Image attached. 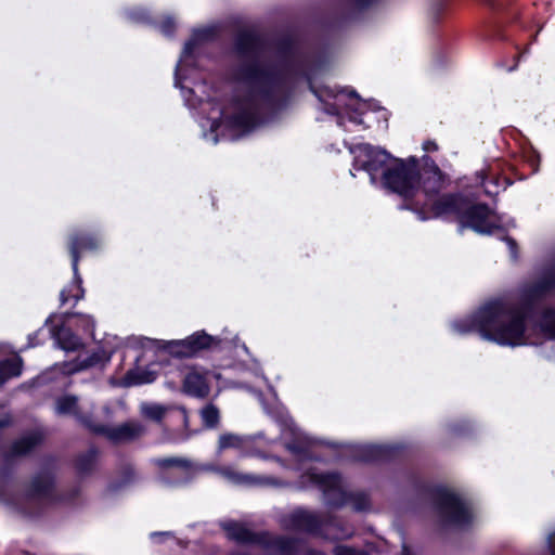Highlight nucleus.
Wrapping results in <instances>:
<instances>
[{
  "mask_svg": "<svg viewBox=\"0 0 555 555\" xmlns=\"http://www.w3.org/2000/svg\"><path fill=\"white\" fill-rule=\"evenodd\" d=\"M216 35V27L195 29L184 44L175 73L176 87L181 89L185 104L191 109H199L203 115L199 121L203 138L212 144L220 139H238L264 122L271 113L286 104L294 79L307 76V59L292 37L269 43L253 31H241L234 41L235 53L242 60L233 70L236 89L230 105L221 107L215 98L198 95L199 92L205 93V83H198L195 88L180 85V73L196 47L212 40Z\"/></svg>",
  "mask_w": 555,
  "mask_h": 555,
  "instance_id": "obj_1",
  "label": "nucleus"
},
{
  "mask_svg": "<svg viewBox=\"0 0 555 555\" xmlns=\"http://www.w3.org/2000/svg\"><path fill=\"white\" fill-rule=\"evenodd\" d=\"M348 149L353 155L352 176L353 170H364L372 184L379 181L383 188L401 197L415 193V158L404 162L370 144L349 145Z\"/></svg>",
  "mask_w": 555,
  "mask_h": 555,
  "instance_id": "obj_2",
  "label": "nucleus"
},
{
  "mask_svg": "<svg viewBox=\"0 0 555 555\" xmlns=\"http://www.w3.org/2000/svg\"><path fill=\"white\" fill-rule=\"evenodd\" d=\"M154 463L162 469L158 480L166 487L184 486L203 472L216 473L224 480L235 486H270L275 488L291 486L288 481L271 476L243 473L231 465L218 466L215 464H198L179 456L158 457L154 460Z\"/></svg>",
  "mask_w": 555,
  "mask_h": 555,
  "instance_id": "obj_3",
  "label": "nucleus"
},
{
  "mask_svg": "<svg viewBox=\"0 0 555 555\" xmlns=\"http://www.w3.org/2000/svg\"><path fill=\"white\" fill-rule=\"evenodd\" d=\"M434 217L455 216L462 227L470 228L480 234H491L502 227L498 214L483 204H474L462 194H448L435 198L425 206Z\"/></svg>",
  "mask_w": 555,
  "mask_h": 555,
  "instance_id": "obj_4",
  "label": "nucleus"
},
{
  "mask_svg": "<svg viewBox=\"0 0 555 555\" xmlns=\"http://www.w3.org/2000/svg\"><path fill=\"white\" fill-rule=\"evenodd\" d=\"M302 486H315L322 493L324 503L330 507L339 508L348 503L357 512H365L371 507L370 499L365 492H347L343 478L337 473H320L314 467H309L301 475Z\"/></svg>",
  "mask_w": 555,
  "mask_h": 555,
  "instance_id": "obj_5",
  "label": "nucleus"
},
{
  "mask_svg": "<svg viewBox=\"0 0 555 555\" xmlns=\"http://www.w3.org/2000/svg\"><path fill=\"white\" fill-rule=\"evenodd\" d=\"M310 90L318 98L323 112L337 116L338 126L345 127L346 117L351 124L364 125L362 116L366 113L369 104L362 101L354 90L330 86L314 87L312 83Z\"/></svg>",
  "mask_w": 555,
  "mask_h": 555,
  "instance_id": "obj_6",
  "label": "nucleus"
},
{
  "mask_svg": "<svg viewBox=\"0 0 555 555\" xmlns=\"http://www.w3.org/2000/svg\"><path fill=\"white\" fill-rule=\"evenodd\" d=\"M219 525L229 539L241 544L260 545L269 555H297L300 547V540L297 538L269 531L255 532L243 521L225 519Z\"/></svg>",
  "mask_w": 555,
  "mask_h": 555,
  "instance_id": "obj_7",
  "label": "nucleus"
},
{
  "mask_svg": "<svg viewBox=\"0 0 555 555\" xmlns=\"http://www.w3.org/2000/svg\"><path fill=\"white\" fill-rule=\"evenodd\" d=\"M415 183L416 191L411 196L403 197L406 204L401 206V209H411L417 214L420 220H427L428 215L425 214L424 208L431 203L436 195L444 188L446 178L441 170L431 165L424 168L422 171L417 168V160L415 159Z\"/></svg>",
  "mask_w": 555,
  "mask_h": 555,
  "instance_id": "obj_8",
  "label": "nucleus"
},
{
  "mask_svg": "<svg viewBox=\"0 0 555 555\" xmlns=\"http://www.w3.org/2000/svg\"><path fill=\"white\" fill-rule=\"evenodd\" d=\"M55 500L54 478L50 472L44 470L31 479L23 496L8 503L23 515L35 517Z\"/></svg>",
  "mask_w": 555,
  "mask_h": 555,
  "instance_id": "obj_9",
  "label": "nucleus"
},
{
  "mask_svg": "<svg viewBox=\"0 0 555 555\" xmlns=\"http://www.w3.org/2000/svg\"><path fill=\"white\" fill-rule=\"evenodd\" d=\"M431 495L443 525L464 528L472 522L470 506L459 493L446 487H437Z\"/></svg>",
  "mask_w": 555,
  "mask_h": 555,
  "instance_id": "obj_10",
  "label": "nucleus"
},
{
  "mask_svg": "<svg viewBox=\"0 0 555 555\" xmlns=\"http://www.w3.org/2000/svg\"><path fill=\"white\" fill-rule=\"evenodd\" d=\"M101 245V241L95 236L73 235L69 241V251L72 255V268L74 272L73 282L63 288L60 294L61 304L64 305L70 299L75 304L83 297L85 291L81 286L82 279L78 272L79 253L83 250H94Z\"/></svg>",
  "mask_w": 555,
  "mask_h": 555,
  "instance_id": "obj_11",
  "label": "nucleus"
},
{
  "mask_svg": "<svg viewBox=\"0 0 555 555\" xmlns=\"http://www.w3.org/2000/svg\"><path fill=\"white\" fill-rule=\"evenodd\" d=\"M279 525L282 529L287 531L302 532L319 537L323 525L322 513L297 506L280 515Z\"/></svg>",
  "mask_w": 555,
  "mask_h": 555,
  "instance_id": "obj_12",
  "label": "nucleus"
},
{
  "mask_svg": "<svg viewBox=\"0 0 555 555\" xmlns=\"http://www.w3.org/2000/svg\"><path fill=\"white\" fill-rule=\"evenodd\" d=\"M217 344H219V340L216 337L202 331L192 334L185 339L164 341L163 348L173 357L188 358Z\"/></svg>",
  "mask_w": 555,
  "mask_h": 555,
  "instance_id": "obj_13",
  "label": "nucleus"
},
{
  "mask_svg": "<svg viewBox=\"0 0 555 555\" xmlns=\"http://www.w3.org/2000/svg\"><path fill=\"white\" fill-rule=\"evenodd\" d=\"M281 426V436L286 450H288L298 462L312 460L311 448L313 441L304 435L288 417L282 420Z\"/></svg>",
  "mask_w": 555,
  "mask_h": 555,
  "instance_id": "obj_14",
  "label": "nucleus"
},
{
  "mask_svg": "<svg viewBox=\"0 0 555 555\" xmlns=\"http://www.w3.org/2000/svg\"><path fill=\"white\" fill-rule=\"evenodd\" d=\"M88 405L87 408V403L80 401L77 396L64 395L55 401V413L59 415H72L91 430L93 426L91 420L93 404L89 403Z\"/></svg>",
  "mask_w": 555,
  "mask_h": 555,
  "instance_id": "obj_15",
  "label": "nucleus"
},
{
  "mask_svg": "<svg viewBox=\"0 0 555 555\" xmlns=\"http://www.w3.org/2000/svg\"><path fill=\"white\" fill-rule=\"evenodd\" d=\"M91 431L106 437L114 443L132 441L140 437L144 427L139 422H128L119 426L94 425Z\"/></svg>",
  "mask_w": 555,
  "mask_h": 555,
  "instance_id": "obj_16",
  "label": "nucleus"
},
{
  "mask_svg": "<svg viewBox=\"0 0 555 555\" xmlns=\"http://www.w3.org/2000/svg\"><path fill=\"white\" fill-rule=\"evenodd\" d=\"M402 450L400 443L361 444L354 449V457L362 462L388 461Z\"/></svg>",
  "mask_w": 555,
  "mask_h": 555,
  "instance_id": "obj_17",
  "label": "nucleus"
},
{
  "mask_svg": "<svg viewBox=\"0 0 555 555\" xmlns=\"http://www.w3.org/2000/svg\"><path fill=\"white\" fill-rule=\"evenodd\" d=\"M183 390L185 393L205 398L209 393L208 371L193 366L188 370L183 378Z\"/></svg>",
  "mask_w": 555,
  "mask_h": 555,
  "instance_id": "obj_18",
  "label": "nucleus"
},
{
  "mask_svg": "<svg viewBox=\"0 0 555 555\" xmlns=\"http://www.w3.org/2000/svg\"><path fill=\"white\" fill-rule=\"evenodd\" d=\"M323 525L319 538L327 541L346 540L353 535V530L346 526L337 516L322 514Z\"/></svg>",
  "mask_w": 555,
  "mask_h": 555,
  "instance_id": "obj_19",
  "label": "nucleus"
},
{
  "mask_svg": "<svg viewBox=\"0 0 555 555\" xmlns=\"http://www.w3.org/2000/svg\"><path fill=\"white\" fill-rule=\"evenodd\" d=\"M253 440L254 437L251 436H241L232 433L222 434L218 440V452L220 453L225 449H236L242 452V456H260L262 459H268L267 455L260 452H253L248 450Z\"/></svg>",
  "mask_w": 555,
  "mask_h": 555,
  "instance_id": "obj_20",
  "label": "nucleus"
},
{
  "mask_svg": "<svg viewBox=\"0 0 555 555\" xmlns=\"http://www.w3.org/2000/svg\"><path fill=\"white\" fill-rule=\"evenodd\" d=\"M42 441V435L39 431L29 433L11 446L10 450L3 454L5 461H10L15 456H22L30 452L36 446Z\"/></svg>",
  "mask_w": 555,
  "mask_h": 555,
  "instance_id": "obj_21",
  "label": "nucleus"
},
{
  "mask_svg": "<svg viewBox=\"0 0 555 555\" xmlns=\"http://www.w3.org/2000/svg\"><path fill=\"white\" fill-rule=\"evenodd\" d=\"M55 344L65 351H76L82 347L80 338L70 328L61 326L52 331Z\"/></svg>",
  "mask_w": 555,
  "mask_h": 555,
  "instance_id": "obj_22",
  "label": "nucleus"
},
{
  "mask_svg": "<svg viewBox=\"0 0 555 555\" xmlns=\"http://www.w3.org/2000/svg\"><path fill=\"white\" fill-rule=\"evenodd\" d=\"M22 359L20 357L0 361V385L12 377H17L22 373Z\"/></svg>",
  "mask_w": 555,
  "mask_h": 555,
  "instance_id": "obj_23",
  "label": "nucleus"
},
{
  "mask_svg": "<svg viewBox=\"0 0 555 555\" xmlns=\"http://www.w3.org/2000/svg\"><path fill=\"white\" fill-rule=\"evenodd\" d=\"M171 409V405H164L155 402H143L140 405L141 414L145 418L154 422H160Z\"/></svg>",
  "mask_w": 555,
  "mask_h": 555,
  "instance_id": "obj_24",
  "label": "nucleus"
},
{
  "mask_svg": "<svg viewBox=\"0 0 555 555\" xmlns=\"http://www.w3.org/2000/svg\"><path fill=\"white\" fill-rule=\"evenodd\" d=\"M98 451L94 448L89 449L86 453L78 456L76 467L79 474L87 475L91 473L95 466Z\"/></svg>",
  "mask_w": 555,
  "mask_h": 555,
  "instance_id": "obj_25",
  "label": "nucleus"
},
{
  "mask_svg": "<svg viewBox=\"0 0 555 555\" xmlns=\"http://www.w3.org/2000/svg\"><path fill=\"white\" fill-rule=\"evenodd\" d=\"M199 415L203 424L207 428H216L220 421V412L212 403L206 404L201 411Z\"/></svg>",
  "mask_w": 555,
  "mask_h": 555,
  "instance_id": "obj_26",
  "label": "nucleus"
},
{
  "mask_svg": "<svg viewBox=\"0 0 555 555\" xmlns=\"http://www.w3.org/2000/svg\"><path fill=\"white\" fill-rule=\"evenodd\" d=\"M113 352H114L113 349H111V350L102 349L100 352H95L91 357L82 360L80 365H76L75 367L68 369V372H74V371H78V370H81L85 367H89V366L95 365L100 362H107V361H109Z\"/></svg>",
  "mask_w": 555,
  "mask_h": 555,
  "instance_id": "obj_27",
  "label": "nucleus"
},
{
  "mask_svg": "<svg viewBox=\"0 0 555 555\" xmlns=\"http://www.w3.org/2000/svg\"><path fill=\"white\" fill-rule=\"evenodd\" d=\"M155 379V375L152 372H137L129 371L126 375V382L128 385H141L149 384Z\"/></svg>",
  "mask_w": 555,
  "mask_h": 555,
  "instance_id": "obj_28",
  "label": "nucleus"
},
{
  "mask_svg": "<svg viewBox=\"0 0 555 555\" xmlns=\"http://www.w3.org/2000/svg\"><path fill=\"white\" fill-rule=\"evenodd\" d=\"M334 555H369L367 552L359 548H354L349 545H336L333 550Z\"/></svg>",
  "mask_w": 555,
  "mask_h": 555,
  "instance_id": "obj_29",
  "label": "nucleus"
},
{
  "mask_svg": "<svg viewBox=\"0 0 555 555\" xmlns=\"http://www.w3.org/2000/svg\"><path fill=\"white\" fill-rule=\"evenodd\" d=\"M477 177L480 181V184L482 185L483 188V192L487 194V195H492V194H495L498 193V190H492L490 186H489V181L487 179V176L483 171H480V172H477ZM491 183H493L494 188L498 189V184L495 181H491Z\"/></svg>",
  "mask_w": 555,
  "mask_h": 555,
  "instance_id": "obj_30",
  "label": "nucleus"
},
{
  "mask_svg": "<svg viewBox=\"0 0 555 555\" xmlns=\"http://www.w3.org/2000/svg\"><path fill=\"white\" fill-rule=\"evenodd\" d=\"M128 17L138 23H145L149 21V15L143 9H133L128 12Z\"/></svg>",
  "mask_w": 555,
  "mask_h": 555,
  "instance_id": "obj_31",
  "label": "nucleus"
},
{
  "mask_svg": "<svg viewBox=\"0 0 555 555\" xmlns=\"http://www.w3.org/2000/svg\"><path fill=\"white\" fill-rule=\"evenodd\" d=\"M79 318L78 324L83 327L86 332H89L90 334L93 333L94 328V320L89 314H77Z\"/></svg>",
  "mask_w": 555,
  "mask_h": 555,
  "instance_id": "obj_32",
  "label": "nucleus"
},
{
  "mask_svg": "<svg viewBox=\"0 0 555 555\" xmlns=\"http://www.w3.org/2000/svg\"><path fill=\"white\" fill-rule=\"evenodd\" d=\"M160 31L165 35V36H170L173 34L175 31V22L172 21L171 17L167 16L166 18H164V21L162 22L160 26Z\"/></svg>",
  "mask_w": 555,
  "mask_h": 555,
  "instance_id": "obj_33",
  "label": "nucleus"
},
{
  "mask_svg": "<svg viewBox=\"0 0 555 555\" xmlns=\"http://www.w3.org/2000/svg\"><path fill=\"white\" fill-rule=\"evenodd\" d=\"M135 479V473L133 470L132 467H127L126 469V476L122 480V483L121 485H112V490L115 491L128 483H130L131 481H133Z\"/></svg>",
  "mask_w": 555,
  "mask_h": 555,
  "instance_id": "obj_34",
  "label": "nucleus"
},
{
  "mask_svg": "<svg viewBox=\"0 0 555 555\" xmlns=\"http://www.w3.org/2000/svg\"><path fill=\"white\" fill-rule=\"evenodd\" d=\"M550 555H555V530L547 535Z\"/></svg>",
  "mask_w": 555,
  "mask_h": 555,
  "instance_id": "obj_35",
  "label": "nucleus"
},
{
  "mask_svg": "<svg viewBox=\"0 0 555 555\" xmlns=\"http://www.w3.org/2000/svg\"><path fill=\"white\" fill-rule=\"evenodd\" d=\"M506 244L508 246V249L511 251V256L513 259H516L517 258V253H516V249H517V245H516V242L509 237L506 238Z\"/></svg>",
  "mask_w": 555,
  "mask_h": 555,
  "instance_id": "obj_36",
  "label": "nucleus"
},
{
  "mask_svg": "<svg viewBox=\"0 0 555 555\" xmlns=\"http://www.w3.org/2000/svg\"><path fill=\"white\" fill-rule=\"evenodd\" d=\"M423 147L426 152H434L437 151L438 145L434 141H426Z\"/></svg>",
  "mask_w": 555,
  "mask_h": 555,
  "instance_id": "obj_37",
  "label": "nucleus"
},
{
  "mask_svg": "<svg viewBox=\"0 0 555 555\" xmlns=\"http://www.w3.org/2000/svg\"><path fill=\"white\" fill-rule=\"evenodd\" d=\"M357 7L365 8L372 4L375 0H351Z\"/></svg>",
  "mask_w": 555,
  "mask_h": 555,
  "instance_id": "obj_38",
  "label": "nucleus"
},
{
  "mask_svg": "<svg viewBox=\"0 0 555 555\" xmlns=\"http://www.w3.org/2000/svg\"><path fill=\"white\" fill-rule=\"evenodd\" d=\"M11 424V417L9 415H4L0 418V428L8 427Z\"/></svg>",
  "mask_w": 555,
  "mask_h": 555,
  "instance_id": "obj_39",
  "label": "nucleus"
},
{
  "mask_svg": "<svg viewBox=\"0 0 555 555\" xmlns=\"http://www.w3.org/2000/svg\"><path fill=\"white\" fill-rule=\"evenodd\" d=\"M304 555H326L323 551L317 548H308Z\"/></svg>",
  "mask_w": 555,
  "mask_h": 555,
  "instance_id": "obj_40",
  "label": "nucleus"
},
{
  "mask_svg": "<svg viewBox=\"0 0 555 555\" xmlns=\"http://www.w3.org/2000/svg\"><path fill=\"white\" fill-rule=\"evenodd\" d=\"M170 535V532H153L151 533V539L155 540L156 538H162V537H169Z\"/></svg>",
  "mask_w": 555,
  "mask_h": 555,
  "instance_id": "obj_41",
  "label": "nucleus"
},
{
  "mask_svg": "<svg viewBox=\"0 0 555 555\" xmlns=\"http://www.w3.org/2000/svg\"><path fill=\"white\" fill-rule=\"evenodd\" d=\"M272 460H275L276 462H279L282 466H284V461L278 456H272L271 457Z\"/></svg>",
  "mask_w": 555,
  "mask_h": 555,
  "instance_id": "obj_42",
  "label": "nucleus"
},
{
  "mask_svg": "<svg viewBox=\"0 0 555 555\" xmlns=\"http://www.w3.org/2000/svg\"><path fill=\"white\" fill-rule=\"evenodd\" d=\"M402 555H412L411 552L404 546L402 550Z\"/></svg>",
  "mask_w": 555,
  "mask_h": 555,
  "instance_id": "obj_43",
  "label": "nucleus"
},
{
  "mask_svg": "<svg viewBox=\"0 0 555 555\" xmlns=\"http://www.w3.org/2000/svg\"><path fill=\"white\" fill-rule=\"evenodd\" d=\"M452 431H454L456 434H462L464 430H462L460 428H453Z\"/></svg>",
  "mask_w": 555,
  "mask_h": 555,
  "instance_id": "obj_44",
  "label": "nucleus"
},
{
  "mask_svg": "<svg viewBox=\"0 0 555 555\" xmlns=\"http://www.w3.org/2000/svg\"><path fill=\"white\" fill-rule=\"evenodd\" d=\"M301 469H304V467H302V466H298V467H297V470H301Z\"/></svg>",
  "mask_w": 555,
  "mask_h": 555,
  "instance_id": "obj_45",
  "label": "nucleus"
}]
</instances>
